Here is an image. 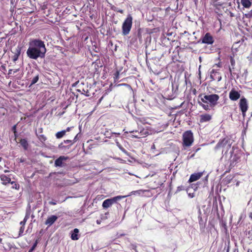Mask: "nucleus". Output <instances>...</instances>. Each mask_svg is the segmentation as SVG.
I'll return each instance as SVG.
<instances>
[{
    "mask_svg": "<svg viewBox=\"0 0 252 252\" xmlns=\"http://www.w3.org/2000/svg\"><path fill=\"white\" fill-rule=\"evenodd\" d=\"M46 52V48L43 41L40 39H32L30 42V47L27 50V54L32 59L36 60L38 58H44Z\"/></svg>",
    "mask_w": 252,
    "mask_h": 252,
    "instance_id": "obj_1",
    "label": "nucleus"
},
{
    "mask_svg": "<svg viewBox=\"0 0 252 252\" xmlns=\"http://www.w3.org/2000/svg\"><path fill=\"white\" fill-rule=\"evenodd\" d=\"M201 100L204 103H209L210 106L212 107L215 106L218 104V101L220 98V96L217 94H201L200 96H202Z\"/></svg>",
    "mask_w": 252,
    "mask_h": 252,
    "instance_id": "obj_2",
    "label": "nucleus"
},
{
    "mask_svg": "<svg viewBox=\"0 0 252 252\" xmlns=\"http://www.w3.org/2000/svg\"><path fill=\"white\" fill-rule=\"evenodd\" d=\"M133 18L131 14H128L122 25V33L124 35L128 34L132 28Z\"/></svg>",
    "mask_w": 252,
    "mask_h": 252,
    "instance_id": "obj_3",
    "label": "nucleus"
},
{
    "mask_svg": "<svg viewBox=\"0 0 252 252\" xmlns=\"http://www.w3.org/2000/svg\"><path fill=\"white\" fill-rule=\"evenodd\" d=\"M230 140L227 138H223L220 139L216 146V149L222 148V153L224 152V155L227 154L228 151L231 147V144L229 143Z\"/></svg>",
    "mask_w": 252,
    "mask_h": 252,
    "instance_id": "obj_4",
    "label": "nucleus"
},
{
    "mask_svg": "<svg viewBox=\"0 0 252 252\" xmlns=\"http://www.w3.org/2000/svg\"><path fill=\"white\" fill-rule=\"evenodd\" d=\"M194 138L191 130H187L183 134V146L186 147H190L193 143Z\"/></svg>",
    "mask_w": 252,
    "mask_h": 252,
    "instance_id": "obj_5",
    "label": "nucleus"
},
{
    "mask_svg": "<svg viewBox=\"0 0 252 252\" xmlns=\"http://www.w3.org/2000/svg\"><path fill=\"white\" fill-rule=\"evenodd\" d=\"M126 196L118 195L111 198H109L105 200L102 203V207L103 208L106 209L111 206L114 203H116L117 201L125 197Z\"/></svg>",
    "mask_w": 252,
    "mask_h": 252,
    "instance_id": "obj_6",
    "label": "nucleus"
},
{
    "mask_svg": "<svg viewBox=\"0 0 252 252\" xmlns=\"http://www.w3.org/2000/svg\"><path fill=\"white\" fill-rule=\"evenodd\" d=\"M238 105L243 116H245L249 108L248 100L244 96H242L239 100Z\"/></svg>",
    "mask_w": 252,
    "mask_h": 252,
    "instance_id": "obj_7",
    "label": "nucleus"
},
{
    "mask_svg": "<svg viewBox=\"0 0 252 252\" xmlns=\"http://www.w3.org/2000/svg\"><path fill=\"white\" fill-rule=\"evenodd\" d=\"M242 91L238 88H233L229 93V98L233 101H236L241 98V93Z\"/></svg>",
    "mask_w": 252,
    "mask_h": 252,
    "instance_id": "obj_8",
    "label": "nucleus"
},
{
    "mask_svg": "<svg viewBox=\"0 0 252 252\" xmlns=\"http://www.w3.org/2000/svg\"><path fill=\"white\" fill-rule=\"evenodd\" d=\"M73 144V142H72V140H64L59 145L58 148L60 150L66 151L69 150Z\"/></svg>",
    "mask_w": 252,
    "mask_h": 252,
    "instance_id": "obj_9",
    "label": "nucleus"
},
{
    "mask_svg": "<svg viewBox=\"0 0 252 252\" xmlns=\"http://www.w3.org/2000/svg\"><path fill=\"white\" fill-rule=\"evenodd\" d=\"M129 132L134 133V134H132L131 135V137L133 138L134 137L137 138H140L141 137H144L145 135H146L148 133L147 130H145L144 129L140 130V131H139V130H133L129 131Z\"/></svg>",
    "mask_w": 252,
    "mask_h": 252,
    "instance_id": "obj_10",
    "label": "nucleus"
},
{
    "mask_svg": "<svg viewBox=\"0 0 252 252\" xmlns=\"http://www.w3.org/2000/svg\"><path fill=\"white\" fill-rule=\"evenodd\" d=\"M214 42L213 36L209 32H207L202 38V43L207 44H212Z\"/></svg>",
    "mask_w": 252,
    "mask_h": 252,
    "instance_id": "obj_11",
    "label": "nucleus"
},
{
    "mask_svg": "<svg viewBox=\"0 0 252 252\" xmlns=\"http://www.w3.org/2000/svg\"><path fill=\"white\" fill-rule=\"evenodd\" d=\"M68 159V157L60 156L55 161V165L56 167H63L65 166L64 161Z\"/></svg>",
    "mask_w": 252,
    "mask_h": 252,
    "instance_id": "obj_12",
    "label": "nucleus"
},
{
    "mask_svg": "<svg viewBox=\"0 0 252 252\" xmlns=\"http://www.w3.org/2000/svg\"><path fill=\"white\" fill-rule=\"evenodd\" d=\"M58 217L55 215H51L47 218L45 221V224L50 227L58 220Z\"/></svg>",
    "mask_w": 252,
    "mask_h": 252,
    "instance_id": "obj_13",
    "label": "nucleus"
},
{
    "mask_svg": "<svg viewBox=\"0 0 252 252\" xmlns=\"http://www.w3.org/2000/svg\"><path fill=\"white\" fill-rule=\"evenodd\" d=\"M203 175V172H197L192 174L189 180V183H192L199 179Z\"/></svg>",
    "mask_w": 252,
    "mask_h": 252,
    "instance_id": "obj_14",
    "label": "nucleus"
},
{
    "mask_svg": "<svg viewBox=\"0 0 252 252\" xmlns=\"http://www.w3.org/2000/svg\"><path fill=\"white\" fill-rule=\"evenodd\" d=\"M212 119V116L209 114H204L200 115L199 122L203 123L208 122Z\"/></svg>",
    "mask_w": 252,
    "mask_h": 252,
    "instance_id": "obj_15",
    "label": "nucleus"
},
{
    "mask_svg": "<svg viewBox=\"0 0 252 252\" xmlns=\"http://www.w3.org/2000/svg\"><path fill=\"white\" fill-rule=\"evenodd\" d=\"M210 76L213 80H217L218 81H219L221 79L220 74L215 69H212L211 71Z\"/></svg>",
    "mask_w": 252,
    "mask_h": 252,
    "instance_id": "obj_16",
    "label": "nucleus"
},
{
    "mask_svg": "<svg viewBox=\"0 0 252 252\" xmlns=\"http://www.w3.org/2000/svg\"><path fill=\"white\" fill-rule=\"evenodd\" d=\"M0 180L2 181L1 184L3 185H7L8 184L10 183V182H11V178L4 174L0 175Z\"/></svg>",
    "mask_w": 252,
    "mask_h": 252,
    "instance_id": "obj_17",
    "label": "nucleus"
},
{
    "mask_svg": "<svg viewBox=\"0 0 252 252\" xmlns=\"http://www.w3.org/2000/svg\"><path fill=\"white\" fill-rule=\"evenodd\" d=\"M234 149V147L233 146L232 147V150L233 151L231 152V161L232 163H234V162H238V160H239L240 157L238 154H235L234 155H233V150Z\"/></svg>",
    "mask_w": 252,
    "mask_h": 252,
    "instance_id": "obj_18",
    "label": "nucleus"
},
{
    "mask_svg": "<svg viewBox=\"0 0 252 252\" xmlns=\"http://www.w3.org/2000/svg\"><path fill=\"white\" fill-rule=\"evenodd\" d=\"M79 230L77 228H75L71 232V238L72 240H78L79 239V236L78 233Z\"/></svg>",
    "mask_w": 252,
    "mask_h": 252,
    "instance_id": "obj_19",
    "label": "nucleus"
},
{
    "mask_svg": "<svg viewBox=\"0 0 252 252\" xmlns=\"http://www.w3.org/2000/svg\"><path fill=\"white\" fill-rule=\"evenodd\" d=\"M230 60V62L231 64V67H229V72L231 73L234 70L235 66V58H232V57H228Z\"/></svg>",
    "mask_w": 252,
    "mask_h": 252,
    "instance_id": "obj_20",
    "label": "nucleus"
},
{
    "mask_svg": "<svg viewBox=\"0 0 252 252\" xmlns=\"http://www.w3.org/2000/svg\"><path fill=\"white\" fill-rule=\"evenodd\" d=\"M241 3L244 7L247 8H250L252 5V2L250 0H241Z\"/></svg>",
    "mask_w": 252,
    "mask_h": 252,
    "instance_id": "obj_21",
    "label": "nucleus"
},
{
    "mask_svg": "<svg viewBox=\"0 0 252 252\" xmlns=\"http://www.w3.org/2000/svg\"><path fill=\"white\" fill-rule=\"evenodd\" d=\"M19 143L25 150L28 149L29 144L26 139H21Z\"/></svg>",
    "mask_w": 252,
    "mask_h": 252,
    "instance_id": "obj_22",
    "label": "nucleus"
},
{
    "mask_svg": "<svg viewBox=\"0 0 252 252\" xmlns=\"http://www.w3.org/2000/svg\"><path fill=\"white\" fill-rule=\"evenodd\" d=\"M21 50L20 48L16 49V53L12 57V60L14 62H15L18 59L19 56L20 54Z\"/></svg>",
    "mask_w": 252,
    "mask_h": 252,
    "instance_id": "obj_23",
    "label": "nucleus"
},
{
    "mask_svg": "<svg viewBox=\"0 0 252 252\" xmlns=\"http://www.w3.org/2000/svg\"><path fill=\"white\" fill-rule=\"evenodd\" d=\"M212 4L213 6L217 7L219 6H222L223 3L221 1H219L218 0H212Z\"/></svg>",
    "mask_w": 252,
    "mask_h": 252,
    "instance_id": "obj_24",
    "label": "nucleus"
},
{
    "mask_svg": "<svg viewBox=\"0 0 252 252\" xmlns=\"http://www.w3.org/2000/svg\"><path fill=\"white\" fill-rule=\"evenodd\" d=\"M65 135V131L62 130L61 131H59L56 133V137L58 139H60L62 138L63 136Z\"/></svg>",
    "mask_w": 252,
    "mask_h": 252,
    "instance_id": "obj_25",
    "label": "nucleus"
},
{
    "mask_svg": "<svg viewBox=\"0 0 252 252\" xmlns=\"http://www.w3.org/2000/svg\"><path fill=\"white\" fill-rule=\"evenodd\" d=\"M237 49H233V48L231 49V53L228 56V57H232L233 58H235L237 57Z\"/></svg>",
    "mask_w": 252,
    "mask_h": 252,
    "instance_id": "obj_26",
    "label": "nucleus"
},
{
    "mask_svg": "<svg viewBox=\"0 0 252 252\" xmlns=\"http://www.w3.org/2000/svg\"><path fill=\"white\" fill-rule=\"evenodd\" d=\"M203 102H198V103L199 104L200 106H201L204 110H206V111H208L209 110H210V107H211L210 106V104L208 105V104H203Z\"/></svg>",
    "mask_w": 252,
    "mask_h": 252,
    "instance_id": "obj_27",
    "label": "nucleus"
},
{
    "mask_svg": "<svg viewBox=\"0 0 252 252\" xmlns=\"http://www.w3.org/2000/svg\"><path fill=\"white\" fill-rule=\"evenodd\" d=\"M38 79H39V75L38 74L36 75L35 76H34L33 77L32 80L31 81V83L30 85V87L32 86V85H33V84H34L36 82H37V81H38Z\"/></svg>",
    "mask_w": 252,
    "mask_h": 252,
    "instance_id": "obj_28",
    "label": "nucleus"
},
{
    "mask_svg": "<svg viewBox=\"0 0 252 252\" xmlns=\"http://www.w3.org/2000/svg\"><path fill=\"white\" fill-rule=\"evenodd\" d=\"M36 135L38 136L39 140L42 143L44 142L46 140V137L43 134H39L38 135L36 133Z\"/></svg>",
    "mask_w": 252,
    "mask_h": 252,
    "instance_id": "obj_29",
    "label": "nucleus"
},
{
    "mask_svg": "<svg viewBox=\"0 0 252 252\" xmlns=\"http://www.w3.org/2000/svg\"><path fill=\"white\" fill-rule=\"evenodd\" d=\"M10 184L12 185L11 188L18 190L20 188L19 185L14 181H12Z\"/></svg>",
    "mask_w": 252,
    "mask_h": 252,
    "instance_id": "obj_30",
    "label": "nucleus"
},
{
    "mask_svg": "<svg viewBox=\"0 0 252 252\" xmlns=\"http://www.w3.org/2000/svg\"><path fill=\"white\" fill-rule=\"evenodd\" d=\"M6 246H7V248L6 247H4L5 250H7L8 249H9V250H13V251H14L16 249V248L15 247L13 246L10 243L7 244L6 245Z\"/></svg>",
    "mask_w": 252,
    "mask_h": 252,
    "instance_id": "obj_31",
    "label": "nucleus"
},
{
    "mask_svg": "<svg viewBox=\"0 0 252 252\" xmlns=\"http://www.w3.org/2000/svg\"><path fill=\"white\" fill-rule=\"evenodd\" d=\"M82 94H85L87 96H91V94L90 93L88 90H87L86 91L85 90L83 89V92H82Z\"/></svg>",
    "mask_w": 252,
    "mask_h": 252,
    "instance_id": "obj_32",
    "label": "nucleus"
},
{
    "mask_svg": "<svg viewBox=\"0 0 252 252\" xmlns=\"http://www.w3.org/2000/svg\"><path fill=\"white\" fill-rule=\"evenodd\" d=\"M25 229V226H21L20 228L19 231V237L22 236L23 234Z\"/></svg>",
    "mask_w": 252,
    "mask_h": 252,
    "instance_id": "obj_33",
    "label": "nucleus"
},
{
    "mask_svg": "<svg viewBox=\"0 0 252 252\" xmlns=\"http://www.w3.org/2000/svg\"><path fill=\"white\" fill-rule=\"evenodd\" d=\"M119 71H117L115 73H114V80L116 81V80H118L119 79Z\"/></svg>",
    "mask_w": 252,
    "mask_h": 252,
    "instance_id": "obj_34",
    "label": "nucleus"
},
{
    "mask_svg": "<svg viewBox=\"0 0 252 252\" xmlns=\"http://www.w3.org/2000/svg\"><path fill=\"white\" fill-rule=\"evenodd\" d=\"M16 127H17V125H15L13 126L12 127V130L14 134V136H15V138H16L17 134V132L16 131Z\"/></svg>",
    "mask_w": 252,
    "mask_h": 252,
    "instance_id": "obj_35",
    "label": "nucleus"
},
{
    "mask_svg": "<svg viewBox=\"0 0 252 252\" xmlns=\"http://www.w3.org/2000/svg\"><path fill=\"white\" fill-rule=\"evenodd\" d=\"M145 190H135V191H132L131 193L132 194H135L136 193H138L140 194L141 192H144Z\"/></svg>",
    "mask_w": 252,
    "mask_h": 252,
    "instance_id": "obj_36",
    "label": "nucleus"
},
{
    "mask_svg": "<svg viewBox=\"0 0 252 252\" xmlns=\"http://www.w3.org/2000/svg\"><path fill=\"white\" fill-rule=\"evenodd\" d=\"M27 220V219L25 217L23 221H21L20 223V225L21 226H25V225L26 224V222Z\"/></svg>",
    "mask_w": 252,
    "mask_h": 252,
    "instance_id": "obj_37",
    "label": "nucleus"
},
{
    "mask_svg": "<svg viewBox=\"0 0 252 252\" xmlns=\"http://www.w3.org/2000/svg\"><path fill=\"white\" fill-rule=\"evenodd\" d=\"M184 189H185L184 186H179L177 188V191H180L184 190Z\"/></svg>",
    "mask_w": 252,
    "mask_h": 252,
    "instance_id": "obj_38",
    "label": "nucleus"
},
{
    "mask_svg": "<svg viewBox=\"0 0 252 252\" xmlns=\"http://www.w3.org/2000/svg\"><path fill=\"white\" fill-rule=\"evenodd\" d=\"M198 220H199V224L200 225H202L203 221L202 218V217L201 216H199L198 217Z\"/></svg>",
    "mask_w": 252,
    "mask_h": 252,
    "instance_id": "obj_39",
    "label": "nucleus"
},
{
    "mask_svg": "<svg viewBox=\"0 0 252 252\" xmlns=\"http://www.w3.org/2000/svg\"><path fill=\"white\" fill-rule=\"evenodd\" d=\"M36 245H37V242L36 241L34 244L33 245H32V247L31 248V250H30V252L33 251L35 248L36 247Z\"/></svg>",
    "mask_w": 252,
    "mask_h": 252,
    "instance_id": "obj_40",
    "label": "nucleus"
},
{
    "mask_svg": "<svg viewBox=\"0 0 252 252\" xmlns=\"http://www.w3.org/2000/svg\"><path fill=\"white\" fill-rule=\"evenodd\" d=\"M78 134H77L75 136V137L74 138L73 140H72V142H73V144L76 142L78 139Z\"/></svg>",
    "mask_w": 252,
    "mask_h": 252,
    "instance_id": "obj_41",
    "label": "nucleus"
},
{
    "mask_svg": "<svg viewBox=\"0 0 252 252\" xmlns=\"http://www.w3.org/2000/svg\"><path fill=\"white\" fill-rule=\"evenodd\" d=\"M221 226L224 228L225 231H227V226L225 222L222 223Z\"/></svg>",
    "mask_w": 252,
    "mask_h": 252,
    "instance_id": "obj_42",
    "label": "nucleus"
},
{
    "mask_svg": "<svg viewBox=\"0 0 252 252\" xmlns=\"http://www.w3.org/2000/svg\"><path fill=\"white\" fill-rule=\"evenodd\" d=\"M228 15H229V16L231 17H233L235 16L234 14L231 11L228 12Z\"/></svg>",
    "mask_w": 252,
    "mask_h": 252,
    "instance_id": "obj_43",
    "label": "nucleus"
},
{
    "mask_svg": "<svg viewBox=\"0 0 252 252\" xmlns=\"http://www.w3.org/2000/svg\"><path fill=\"white\" fill-rule=\"evenodd\" d=\"M117 145L119 147V148H120V149L121 150H122L123 151H125V150L124 148H123V147H122V146L120 145V144L119 143V142H117Z\"/></svg>",
    "mask_w": 252,
    "mask_h": 252,
    "instance_id": "obj_44",
    "label": "nucleus"
},
{
    "mask_svg": "<svg viewBox=\"0 0 252 252\" xmlns=\"http://www.w3.org/2000/svg\"><path fill=\"white\" fill-rule=\"evenodd\" d=\"M127 86L128 87H131L128 84H119V86Z\"/></svg>",
    "mask_w": 252,
    "mask_h": 252,
    "instance_id": "obj_45",
    "label": "nucleus"
},
{
    "mask_svg": "<svg viewBox=\"0 0 252 252\" xmlns=\"http://www.w3.org/2000/svg\"><path fill=\"white\" fill-rule=\"evenodd\" d=\"M71 128V127H67V128H66V129L63 130H64V131H65V133H66V132H67L69 131L70 130Z\"/></svg>",
    "mask_w": 252,
    "mask_h": 252,
    "instance_id": "obj_46",
    "label": "nucleus"
},
{
    "mask_svg": "<svg viewBox=\"0 0 252 252\" xmlns=\"http://www.w3.org/2000/svg\"><path fill=\"white\" fill-rule=\"evenodd\" d=\"M49 204H50V205H56V202H54V201H50V202H49Z\"/></svg>",
    "mask_w": 252,
    "mask_h": 252,
    "instance_id": "obj_47",
    "label": "nucleus"
},
{
    "mask_svg": "<svg viewBox=\"0 0 252 252\" xmlns=\"http://www.w3.org/2000/svg\"><path fill=\"white\" fill-rule=\"evenodd\" d=\"M136 248L137 247L135 246V245H133L132 246V249L136 252H138L137 251V249H136Z\"/></svg>",
    "mask_w": 252,
    "mask_h": 252,
    "instance_id": "obj_48",
    "label": "nucleus"
},
{
    "mask_svg": "<svg viewBox=\"0 0 252 252\" xmlns=\"http://www.w3.org/2000/svg\"><path fill=\"white\" fill-rule=\"evenodd\" d=\"M38 131L39 133H42V132H43V128H40L38 129Z\"/></svg>",
    "mask_w": 252,
    "mask_h": 252,
    "instance_id": "obj_49",
    "label": "nucleus"
},
{
    "mask_svg": "<svg viewBox=\"0 0 252 252\" xmlns=\"http://www.w3.org/2000/svg\"><path fill=\"white\" fill-rule=\"evenodd\" d=\"M117 12L121 14H123L124 13V10L122 9H119L118 10H117Z\"/></svg>",
    "mask_w": 252,
    "mask_h": 252,
    "instance_id": "obj_50",
    "label": "nucleus"
},
{
    "mask_svg": "<svg viewBox=\"0 0 252 252\" xmlns=\"http://www.w3.org/2000/svg\"><path fill=\"white\" fill-rule=\"evenodd\" d=\"M216 65H217L219 67H221L220 63H219L218 64H216Z\"/></svg>",
    "mask_w": 252,
    "mask_h": 252,
    "instance_id": "obj_51",
    "label": "nucleus"
},
{
    "mask_svg": "<svg viewBox=\"0 0 252 252\" xmlns=\"http://www.w3.org/2000/svg\"><path fill=\"white\" fill-rule=\"evenodd\" d=\"M112 133L114 134L118 135H120L121 134L120 133H116V132H113Z\"/></svg>",
    "mask_w": 252,
    "mask_h": 252,
    "instance_id": "obj_52",
    "label": "nucleus"
},
{
    "mask_svg": "<svg viewBox=\"0 0 252 252\" xmlns=\"http://www.w3.org/2000/svg\"><path fill=\"white\" fill-rule=\"evenodd\" d=\"M249 217L252 219V212L249 214Z\"/></svg>",
    "mask_w": 252,
    "mask_h": 252,
    "instance_id": "obj_53",
    "label": "nucleus"
},
{
    "mask_svg": "<svg viewBox=\"0 0 252 252\" xmlns=\"http://www.w3.org/2000/svg\"><path fill=\"white\" fill-rule=\"evenodd\" d=\"M13 71L12 69H9V73L8 74H11L12 73V71Z\"/></svg>",
    "mask_w": 252,
    "mask_h": 252,
    "instance_id": "obj_54",
    "label": "nucleus"
},
{
    "mask_svg": "<svg viewBox=\"0 0 252 252\" xmlns=\"http://www.w3.org/2000/svg\"><path fill=\"white\" fill-rule=\"evenodd\" d=\"M103 96H102L99 99V102L100 103L101 101H102V99H103Z\"/></svg>",
    "mask_w": 252,
    "mask_h": 252,
    "instance_id": "obj_55",
    "label": "nucleus"
},
{
    "mask_svg": "<svg viewBox=\"0 0 252 252\" xmlns=\"http://www.w3.org/2000/svg\"><path fill=\"white\" fill-rule=\"evenodd\" d=\"M9 172V170H5L4 171V173H7V172Z\"/></svg>",
    "mask_w": 252,
    "mask_h": 252,
    "instance_id": "obj_56",
    "label": "nucleus"
},
{
    "mask_svg": "<svg viewBox=\"0 0 252 252\" xmlns=\"http://www.w3.org/2000/svg\"><path fill=\"white\" fill-rule=\"evenodd\" d=\"M2 239L0 238V243H2Z\"/></svg>",
    "mask_w": 252,
    "mask_h": 252,
    "instance_id": "obj_57",
    "label": "nucleus"
},
{
    "mask_svg": "<svg viewBox=\"0 0 252 252\" xmlns=\"http://www.w3.org/2000/svg\"><path fill=\"white\" fill-rule=\"evenodd\" d=\"M193 1L195 2V3H196V2H197V0H193Z\"/></svg>",
    "mask_w": 252,
    "mask_h": 252,
    "instance_id": "obj_58",
    "label": "nucleus"
},
{
    "mask_svg": "<svg viewBox=\"0 0 252 252\" xmlns=\"http://www.w3.org/2000/svg\"><path fill=\"white\" fill-rule=\"evenodd\" d=\"M17 71H18V70H17H17H15V71H13V73L17 72Z\"/></svg>",
    "mask_w": 252,
    "mask_h": 252,
    "instance_id": "obj_59",
    "label": "nucleus"
},
{
    "mask_svg": "<svg viewBox=\"0 0 252 252\" xmlns=\"http://www.w3.org/2000/svg\"><path fill=\"white\" fill-rule=\"evenodd\" d=\"M199 214H201V210H200V208L199 209Z\"/></svg>",
    "mask_w": 252,
    "mask_h": 252,
    "instance_id": "obj_60",
    "label": "nucleus"
},
{
    "mask_svg": "<svg viewBox=\"0 0 252 252\" xmlns=\"http://www.w3.org/2000/svg\"><path fill=\"white\" fill-rule=\"evenodd\" d=\"M11 3L13 4V1H12V0L11 1Z\"/></svg>",
    "mask_w": 252,
    "mask_h": 252,
    "instance_id": "obj_61",
    "label": "nucleus"
},
{
    "mask_svg": "<svg viewBox=\"0 0 252 252\" xmlns=\"http://www.w3.org/2000/svg\"><path fill=\"white\" fill-rule=\"evenodd\" d=\"M77 91H78V92H81V91H80V90H79V89H78V90H77Z\"/></svg>",
    "mask_w": 252,
    "mask_h": 252,
    "instance_id": "obj_62",
    "label": "nucleus"
},
{
    "mask_svg": "<svg viewBox=\"0 0 252 252\" xmlns=\"http://www.w3.org/2000/svg\"><path fill=\"white\" fill-rule=\"evenodd\" d=\"M247 252H249V250H248Z\"/></svg>",
    "mask_w": 252,
    "mask_h": 252,
    "instance_id": "obj_63",
    "label": "nucleus"
}]
</instances>
